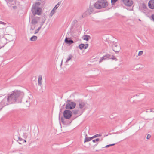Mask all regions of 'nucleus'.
Returning <instances> with one entry per match:
<instances>
[{
    "label": "nucleus",
    "instance_id": "f257e3e1",
    "mask_svg": "<svg viewBox=\"0 0 154 154\" xmlns=\"http://www.w3.org/2000/svg\"><path fill=\"white\" fill-rule=\"evenodd\" d=\"M23 96V92L17 90H14L11 94H8L7 97L5 98L1 103L4 106L9 104L19 103L21 102V99Z\"/></svg>",
    "mask_w": 154,
    "mask_h": 154
},
{
    "label": "nucleus",
    "instance_id": "f03ea898",
    "mask_svg": "<svg viewBox=\"0 0 154 154\" xmlns=\"http://www.w3.org/2000/svg\"><path fill=\"white\" fill-rule=\"evenodd\" d=\"M41 4L39 2H37L34 3L32 5L31 8V11L33 15L35 16L36 14L40 15L42 12V8L38 7Z\"/></svg>",
    "mask_w": 154,
    "mask_h": 154
},
{
    "label": "nucleus",
    "instance_id": "7ed1b4c3",
    "mask_svg": "<svg viewBox=\"0 0 154 154\" xmlns=\"http://www.w3.org/2000/svg\"><path fill=\"white\" fill-rule=\"evenodd\" d=\"M108 4L106 0H98L94 3V6L96 8L100 9L106 8Z\"/></svg>",
    "mask_w": 154,
    "mask_h": 154
},
{
    "label": "nucleus",
    "instance_id": "20e7f679",
    "mask_svg": "<svg viewBox=\"0 0 154 154\" xmlns=\"http://www.w3.org/2000/svg\"><path fill=\"white\" fill-rule=\"evenodd\" d=\"M64 117L66 119H69L71 118L72 116V112L68 109L65 110L63 112Z\"/></svg>",
    "mask_w": 154,
    "mask_h": 154
},
{
    "label": "nucleus",
    "instance_id": "39448f33",
    "mask_svg": "<svg viewBox=\"0 0 154 154\" xmlns=\"http://www.w3.org/2000/svg\"><path fill=\"white\" fill-rule=\"evenodd\" d=\"M76 106L75 102H71L70 103L66 104L65 108L68 110H71L75 108Z\"/></svg>",
    "mask_w": 154,
    "mask_h": 154
},
{
    "label": "nucleus",
    "instance_id": "423d86ee",
    "mask_svg": "<svg viewBox=\"0 0 154 154\" xmlns=\"http://www.w3.org/2000/svg\"><path fill=\"white\" fill-rule=\"evenodd\" d=\"M77 102L79 103V109L81 111L83 110L84 111L85 110L84 108L85 105V103L81 100L77 101Z\"/></svg>",
    "mask_w": 154,
    "mask_h": 154
},
{
    "label": "nucleus",
    "instance_id": "0eeeda50",
    "mask_svg": "<svg viewBox=\"0 0 154 154\" xmlns=\"http://www.w3.org/2000/svg\"><path fill=\"white\" fill-rule=\"evenodd\" d=\"M113 50L115 51L116 53L119 52L121 50V47L119 45H118L116 44H114L112 46Z\"/></svg>",
    "mask_w": 154,
    "mask_h": 154
},
{
    "label": "nucleus",
    "instance_id": "6e6552de",
    "mask_svg": "<svg viewBox=\"0 0 154 154\" xmlns=\"http://www.w3.org/2000/svg\"><path fill=\"white\" fill-rule=\"evenodd\" d=\"M24 93H23V96L21 98V102L20 103L23 102L25 104L26 106L29 107L30 104V101L27 100L24 97Z\"/></svg>",
    "mask_w": 154,
    "mask_h": 154
},
{
    "label": "nucleus",
    "instance_id": "1a4fd4ad",
    "mask_svg": "<svg viewBox=\"0 0 154 154\" xmlns=\"http://www.w3.org/2000/svg\"><path fill=\"white\" fill-rule=\"evenodd\" d=\"M122 2L124 5L127 6H131L133 4L132 0H122Z\"/></svg>",
    "mask_w": 154,
    "mask_h": 154
},
{
    "label": "nucleus",
    "instance_id": "9d476101",
    "mask_svg": "<svg viewBox=\"0 0 154 154\" xmlns=\"http://www.w3.org/2000/svg\"><path fill=\"white\" fill-rule=\"evenodd\" d=\"M110 55L107 54L101 57L99 60V63H101L103 60L109 59Z\"/></svg>",
    "mask_w": 154,
    "mask_h": 154
},
{
    "label": "nucleus",
    "instance_id": "9b49d317",
    "mask_svg": "<svg viewBox=\"0 0 154 154\" xmlns=\"http://www.w3.org/2000/svg\"><path fill=\"white\" fill-rule=\"evenodd\" d=\"M73 114L74 115L79 114V116L82 115L83 112V110L81 111L79 109H75L72 110V111Z\"/></svg>",
    "mask_w": 154,
    "mask_h": 154
},
{
    "label": "nucleus",
    "instance_id": "f8f14e48",
    "mask_svg": "<svg viewBox=\"0 0 154 154\" xmlns=\"http://www.w3.org/2000/svg\"><path fill=\"white\" fill-rule=\"evenodd\" d=\"M65 42L69 45H70L74 43V41L70 38L66 37L65 40Z\"/></svg>",
    "mask_w": 154,
    "mask_h": 154
},
{
    "label": "nucleus",
    "instance_id": "ddd939ff",
    "mask_svg": "<svg viewBox=\"0 0 154 154\" xmlns=\"http://www.w3.org/2000/svg\"><path fill=\"white\" fill-rule=\"evenodd\" d=\"M148 5L149 8L151 9H154V0H150L149 2Z\"/></svg>",
    "mask_w": 154,
    "mask_h": 154
},
{
    "label": "nucleus",
    "instance_id": "4468645a",
    "mask_svg": "<svg viewBox=\"0 0 154 154\" xmlns=\"http://www.w3.org/2000/svg\"><path fill=\"white\" fill-rule=\"evenodd\" d=\"M88 44H81L79 46V47L81 50L83 48L85 49L88 48Z\"/></svg>",
    "mask_w": 154,
    "mask_h": 154
},
{
    "label": "nucleus",
    "instance_id": "2eb2a0df",
    "mask_svg": "<svg viewBox=\"0 0 154 154\" xmlns=\"http://www.w3.org/2000/svg\"><path fill=\"white\" fill-rule=\"evenodd\" d=\"M83 37V39L87 41H88L89 39L91 38L90 36L88 35H84Z\"/></svg>",
    "mask_w": 154,
    "mask_h": 154
},
{
    "label": "nucleus",
    "instance_id": "dca6fc26",
    "mask_svg": "<svg viewBox=\"0 0 154 154\" xmlns=\"http://www.w3.org/2000/svg\"><path fill=\"white\" fill-rule=\"evenodd\" d=\"M37 36L33 35L31 38L30 40L31 41H35L37 40Z\"/></svg>",
    "mask_w": 154,
    "mask_h": 154
},
{
    "label": "nucleus",
    "instance_id": "f3484780",
    "mask_svg": "<svg viewBox=\"0 0 154 154\" xmlns=\"http://www.w3.org/2000/svg\"><path fill=\"white\" fill-rule=\"evenodd\" d=\"M42 80V76L39 75V76L38 79V85L41 86L42 85L41 80Z\"/></svg>",
    "mask_w": 154,
    "mask_h": 154
},
{
    "label": "nucleus",
    "instance_id": "a211bd4d",
    "mask_svg": "<svg viewBox=\"0 0 154 154\" xmlns=\"http://www.w3.org/2000/svg\"><path fill=\"white\" fill-rule=\"evenodd\" d=\"M85 140H84V143L86 142H88V141H90V137H87V134H85Z\"/></svg>",
    "mask_w": 154,
    "mask_h": 154
},
{
    "label": "nucleus",
    "instance_id": "6ab92c4d",
    "mask_svg": "<svg viewBox=\"0 0 154 154\" xmlns=\"http://www.w3.org/2000/svg\"><path fill=\"white\" fill-rule=\"evenodd\" d=\"M73 57V56L71 54H69L68 57L67 58L66 61V63H68V61H69Z\"/></svg>",
    "mask_w": 154,
    "mask_h": 154
},
{
    "label": "nucleus",
    "instance_id": "aec40b11",
    "mask_svg": "<svg viewBox=\"0 0 154 154\" xmlns=\"http://www.w3.org/2000/svg\"><path fill=\"white\" fill-rule=\"evenodd\" d=\"M38 23V21L35 18H33L32 19L31 23L32 24H35Z\"/></svg>",
    "mask_w": 154,
    "mask_h": 154
},
{
    "label": "nucleus",
    "instance_id": "412c9836",
    "mask_svg": "<svg viewBox=\"0 0 154 154\" xmlns=\"http://www.w3.org/2000/svg\"><path fill=\"white\" fill-rule=\"evenodd\" d=\"M45 17H44L42 19V20L41 21V24H40V27H42V26L43 25L44 23H45Z\"/></svg>",
    "mask_w": 154,
    "mask_h": 154
},
{
    "label": "nucleus",
    "instance_id": "4be33fe9",
    "mask_svg": "<svg viewBox=\"0 0 154 154\" xmlns=\"http://www.w3.org/2000/svg\"><path fill=\"white\" fill-rule=\"evenodd\" d=\"M55 9H54V8L51 10L50 14V16L51 17H52V16L54 15V14L55 13Z\"/></svg>",
    "mask_w": 154,
    "mask_h": 154
},
{
    "label": "nucleus",
    "instance_id": "5701e85b",
    "mask_svg": "<svg viewBox=\"0 0 154 154\" xmlns=\"http://www.w3.org/2000/svg\"><path fill=\"white\" fill-rule=\"evenodd\" d=\"M110 57L109 59H112L113 60H117V59L113 55H110Z\"/></svg>",
    "mask_w": 154,
    "mask_h": 154
},
{
    "label": "nucleus",
    "instance_id": "b1692460",
    "mask_svg": "<svg viewBox=\"0 0 154 154\" xmlns=\"http://www.w3.org/2000/svg\"><path fill=\"white\" fill-rule=\"evenodd\" d=\"M61 121L62 123L63 124H67L68 123L67 121L65 122L64 121V119L63 117H61Z\"/></svg>",
    "mask_w": 154,
    "mask_h": 154
},
{
    "label": "nucleus",
    "instance_id": "393cba45",
    "mask_svg": "<svg viewBox=\"0 0 154 154\" xmlns=\"http://www.w3.org/2000/svg\"><path fill=\"white\" fill-rule=\"evenodd\" d=\"M115 145V143H113V144H109V145H107L105 147H102V148H104L109 147H110V146H114Z\"/></svg>",
    "mask_w": 154,
    "mask_h": 154
},
{
    "label": "nucleus",
    "instance_id": "a878e982",
    "mask_svg": "<svg viewBox=\"0 0 154 154\" xmlns=\"http://www.w3.org/2000/svg\"><path fill=\"white\" fill-rule=\"evenodd\" d=\"M118 1V0H111V3L112 6L114 5Z\"/></svg>",
    "mask_w": 154,
    "mask_h": 154
},
{
    "label": "nucleus",
    "instance_id": "bb28decb",
    "mask_svg": "<svg viewBox=\"0 0 154 154\" xmlns=\"http://www.w3.org/2000/svg\"><path fill=\"white\" fill-rule=\"evenodd\" d=\"M41 27L40 26L39 27H38V29H37L35 31L34 34H35L37 33L38 32H39L40 29H41Z\"/></svg>",
    "mask_w": 154,
    "mask_h": 154
},
{
    "label": "nucleus",
    "instance_id": "cd10ccee",
    "mask_svg": "<svg viewBox=\"0 0 154 154\" xmlns=\"http://www.w3.org/2000/svg\"><path fill=\"white\" fill-rule=\"evenodd\" d=\"M88 11L89 12L90 14H91L93 11V8H90Z\"/></svg>",
    "mask_w": 154,
    "mask_h": 154
},
{
    "label": "nucleus",
    "instance_id": "c85d7f7f",
    "mask_svg": "<svg viewBox=\"0 0 154 154\" xmlns=\"http://www.w3.org/2000/svg\"><path fill=\"white\" fill-rule=\"evenodd\" d=\"M8 1L9 2L11 3L10 4L11 5H12L14 4L13 3H12V2H15V0H8Z\"/></svg>",
    "mask_w": 154,
    "mask_h": 154
},
{
    "label": "nucleus",
    "instance_id": "c756f323",
    "mask_svg": "<svg viewBox=\"0 0 154 154\" xmlns=\"http://www.w3.org/2000/svg\"><path fill=\"white\" fill-rule=\"evenodd\" d=\"M100 140V139L98 138H97L95 140H92V142L94 143H95L96 142H98Z\"/></svg>",
    "mask_w": 154,
    "mask_h": 154
},
{
    "label": "nucleus",
    "instance_id": "7c9ffc66",
    "mask_svg": "<svg viewBox=\"0 0 154 154\" xmlns=\"http://www.w3.org/2000/svg\"><path fill=\"white\" fill-rule=\"evenodd\" d=\"M94 136V137H100L102 136V134H96Z\"/></svg>",
    "mask_w": 154,
    "mask_h": 154
},
{
    "label": "nucleus",
    "instance_id": "2f4dec72",
    "mask_svg": "<svg viewBox=\"0 0 154 154\" xmlns=\"http://www.w3.org/2000/svg\"><path fill=\"white\" fill-rule=\"evenodd\" d=\"M143 53V51H140L139 52V53H138V56H141V55Z\"/></svg>",
    "mask_w": 154,
    "mask_h": 154
},
{
    "label": "nucleus",
    "instance_id": "473e14b6",
    "mask_svg": "<svg viewBox=\"0 0 154 154\" xmlns=\"http://www.w3.org/2000/svg\"><path fill=\"white\" fill-rule=\"evenodd\" d=\"M59 7V4H57L54 7V8H53L54 9H57Z\"/></svg>",
    "mask_w": 154,
    "mask_h": 154
},
{
    "label": "nucleus",
    "instance_id": "72a5a7b5",
    "mask_svg": "<svg viewBox=\"0 0 154 154\" xmlns=\"http://www.w3.org/2000/svg\"><path fill=\"white\" fill-rule=\"evenodd\" d=\"M71 100H67L66 101V104L70 103H71Z\"/></svg>",
    "mask_w": 154,
    "mask_h": 154
},
{
    "label": "nucleus",
    "instance_id": "f704fd0d",
    "mask_svg": "<svg viewBox=\"0 0 154 154\" xmlns=\"http://www.w3.org/2000/svg\"><path fill=\"white\" fill-rule=\"evenodd\" d=\"M151 137V136L150 134H148L146 137L147 139H149Z\"/></svg>",
    "mask_w": 154,
    "mask_h": 154
},
{
    "label": "nucleus",
    "instance_id": "c9c22d12",
    "mask_svg": "<svg viewBox=\"0 0 154 154\" xmlns=\"http://www.w3.org/2000/svg\"><path fill=\"white\" fill-rule=\"evenodd\" d=\"M0 24H2L4 25H5L6 24V23H5V22H3L2 21H0Z\"/></svg>",
    "mask_w": 154,
    "mask_h": 154
},
{
    "label": "nucleus",
    "instance_id": "e433bc0d",
    "mask_svg": "<svg viewBox=\"0 0 154 154\" xmlns=\"http://www.w3.org/2000/svg\"><path fill=\"white\" fill-rule=\"evenodd\" d=\"M151 17L152 19V20L154 21V14H153L151 16Z\"/></svg>",
    "mask_w": 154,
    "mask_h": 154
},
{
    "label": "nucleus",
    "instance_id": "4c0bfd02",
    "mask_svg": "<svg viewBox=\"0 0 154 154\" xmlns=\"http://www.w3.org/2000/svg\"><path fill=\"white\" fill-rule=\"evenodd\" d=\"M90 137V140H92L94 138V136H92V137Z\"/></svg>",
    "mask_w": 154,
    "mask_h": 154
},
{
    "label": "nucleus",
    "instance_id": "58836bf2",
    "mask_svg": "<svg viewBox=\"0 0 154 154\" xmlns=\"http://www.w3.org/2000/svg\"><path fill=\"white\" fill-rule=\"evenodd\" d=\"M90 137V140H92L94 138V136H92V137Z\"/></svg>",
    "mask_w": 154,
    "mask_h": 154
},
{
    "label": "nucleus",
    "instance_id": "ea45409f",
    "mask_svg": "<svg viewBox=\"0 0 154 154\" xmlns=\"http://www.w3.org/2000/svg\"><path fill=\"white\" fill-rule=\"evenodd\" d=\"M73 22L74 23H77L78 21L76 20H75L73 21Z\"/></svg>",
    "mask_w": 154,
    "mask_h": 154
},
{
    "label": "nucleus",
    "instance_id": "a19ab883",
    "mask_svg": "<svg viewBox=\"0 0 154 154\" xmlns=\"http://www.w3.org/2000/svg\"><path fill=\"white\" fill-rule=\"evenodd\" d=\"M19 138V140L20 141H21L23 140V139L22 138H20V137H19V138Z\"/></svg>",
    "mask_w": 154,
    "mask_h": 154
},
{
    "label": "nucleus",
    "instance_id": "79ce46f5",
    "mask_svg": "<svg viewBox=\"0 0 154 154\" xmlns=\"http://www.w3.org/2000/svg\"><path fill=\"white\" fill-rule=\"evenodd\" d=\"M150 112H154V109L153 110L152 109H150Z\"/></svg>",
    "mask_w": 154,
    "mask_h": 154
},
{
    "label": "nucleus",
    "instance_id": "37998d69",
    "mask_svg": "<svg viewBox=\"0 0 154 154\" xmlns=\"http://www.w3.org/2000/svg\"><path fill=\"white\" fill-rule=\"evenodd\" d=\"M35 28V27H34V28H32V27H31V29L32 30H33Z\"/></svg>",
    "mask_w": 154,
    "mask_h": 154
},
{
    "label": "nucleus",
    "instance_id": "c03bdc74",
    "mask_svg": "<svg viewBox=\"0 0 154 154\" xmlns=\"http://www.w3.org/2000/svg\"><path fill=\"white\" fill-rule=\"evenodd\" d=\"M23 143L26 142V141L24 140H23Z\"/></svg>",
    "mask_w": 154,
    "mask_h": 154
},
{
    "label": "nucleus",
    "instance_id": "a18cd8bd",
    "mask_svg": "<svg viewBox=\"0 0 154 154\" xmlns=\"http://www.w3.org/2000/svg\"><path fill=\"white\" fill-rule=\"evenodd\" d=\"M61 3V2H58V3L57 4H59V6L60 5V4Z\"/></svg>",
    "mask_w": 154,
    "mask_h": 154
},
{
    "label": "nucleus",
    "instance_id": "49530a36",
    "mask_svg": "<svg viewBox=\"0 0 154 154\" xmlns=\"http://www.w3.org/2000/svg\"><path fill=\"white\" fill-rule=\"evenodd\" d=\"M108 134H106V135H105L104 136V137H106V136H108Z\"/></svg>",
    "mask_w": 154,
    "mask_h": 154
},
{
    "label": "nucleus",
    "instance_id": "de8ad7c7",
    "mask_svg": "<svg viewBox=\"0 0 154 154\" xmlns=\"http://www.w3.org/2000/svg\"><path fill=\"white\" fill-rule=\"evenodd\" d=\"M72 120H71V121L69 122V123H70L72 122Z\"/></svg>",
    "mask_w": 154,
    "mask_h": 154
},
{
    "label": "nucleus",
    "instance_id": "09e8293b",
    "mask_svg": "<svg viewBox=\"0 0 154 154\" xmlns=\"http://www.w3.org/2000/svg\"><path fill=\"white\" fill-rule=\"evenodd\" d=\"M139 94H137L136 95V96H139Z\"/></svg>",
    "mask_w": 154,
    "mask_h": 154
},
{
    "label": "nucleus",
    "instance_id": "8fccbe9b",
    "mask_svg": "<svg viewBox=\"0 0 154 154\" xmlns=\"http://www.w3.org/2000/svg\"><path fill=\"white\" fill-rule=\"evenodd\" d=\"M99 151V150H96V152H97V151Z\"/></svg>",
    "mask_w": 154,
    "mask_h": 154
},
{
    "label": "nucleus",
    "instance_id": "3c124183",
    "mask_svg": "<svg viewBox=\"0 0 154 154\" xmlns=\"http://www.w3.org/2000/svg\"><path fill=\"white\" fill-rule=\"evenodd\" d=\"M60 113L59 114V118H60Z\"/></svg>",
    "mask_w": 154,
    "mask_h": 154
},
{
    "label": "nucleus",
    "instance_id": "603ef678",
    "mask_svg": "<svg viewBox=\"0 0 154 154\" xmlns=\"http://www.w3.org/2000/svg\"><path fill=\"white\" fill-rule=\"evenodd\" d=\"M103 140V139L102 138L101 140Z\"/></svg>",
    "mask_w": 154,
    "mask_h": 154
},
{
    "label": "nucleus",
    "instance_id": "864d4df0",
    "mask_svg": "<svg viewBox=\"0 0 154 154\" xmlns=\"http://www.w3.org/2000/svg\"><path fill=\"white\" fill-rule=\"evenodd\" d=\"M2 47H0V49Z\"/></svg>",
    "mask_w": 154,
    "mask_h": 154
}]
</instances>
